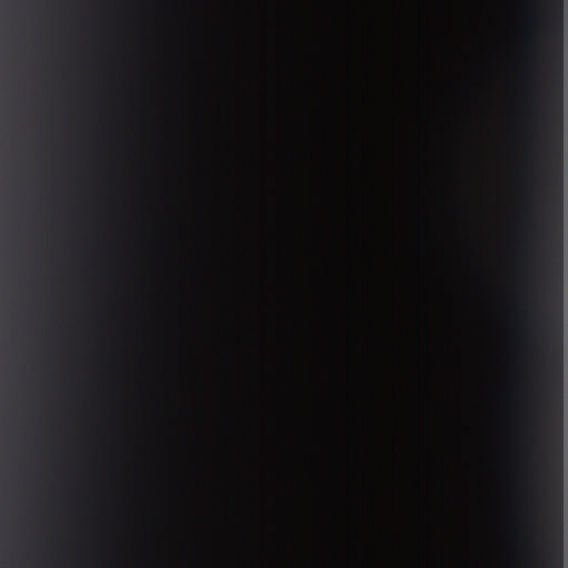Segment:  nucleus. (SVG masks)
I'll return each instance as SVG.
<instances>
[{"mask_svg": "<svg viewBox=\"0 0 568 568\" xmlns=\"http://www.w3.org/2000/svg\"><path fill=\"white\" fill-rule=\"evenodd\" d=\"M548 27L551 29H555L559 41H561V34H562V10H561V0H558L557 8H556V17L554 20H551L548 23Z\"/></svg>", "mask_w": 568, "mask_h": 568, "instance_id": "7ed1b4c3", "label": "nucleus"}, {"mask_svg": "<svg viewBox=\"0 0 568 568\" xmlns=\"http://www.w3.org/2000/svg\"><path fill=\"white\" fill-rule=\"evenodd\" d=\"M558 205L559 206L561 205V199L560 197L558 199Z\"/></svg>", "mask_w": 568, "mask_h": 568, "instance_id": "423d86ee", "label": "nucleus"}, {"mask_svg": "<svg viewBox=\"0 0 568 568\" xmlns=\"http://www.w3.org/2000/svg\"><path fill=\"white\" fill-rule=\"evenodd\" d=\"M558 185H559V189L561 187V175L560 173L558 174Z\"/></svg>", "mask_w": 568, "mask_h": 568, "instance_id": "39448f33", "label": "nucleus"}, {"mask_svg": "<svg viewBox=\"0 0 568 568\" xmlns=\"http://www.w3.org/2000/svg\"><path fill=\"white\" fill-rule=\"evenodd\" d=\"M556 80L558 91V156L561 160V85H562V73L561 63L559 62L557 71L552 74Z\"/></svg>", "mask_w": 568, "mask_h": 568, "instance_id": "f03ea898", "label": "nucleus"}, {"mask_svg": "<svg viewBox=\"0 0 568 568\" xmlns=\"http://www.w3.org/2000/svg\"><path fill=\"white\" fill-rule=\"evenodd\" d=\"M558 276H559V277L561 276V273H560V272L558 273Z\"/></svg>", "mask_w": 568, "mask_h": 568, "instance_id": "0eeeda50", "label": "nucleus"}, {"mask_svg": "<svg viewBox=\"0 0 568 568\" xmlns=\"http://www.w3.org/2000/svg\"><path fill=\"white\" fill-rule=\"evenodd\" d=\"M559 453L561 452V443L559 442ZM557 496L559 499V516L561 515V456L559 455V467H558V474H557Z\"/></svg>", "mask_w": 568, "mask_h": 568, "instance_id": "20e7f679", "label": "nucleus"}, {"mask_svg": "<svg viewBox=\"0 0 568 568\" xmlns=\"http://www.w3.org/2000/svg\"><path fill=\"white\" fill-rule=\"evenodd\" d=\"M545 325H546V334H547V345L550 346L552 339L557 341V354L555 356L557 367H558V389L559 395L561 394V334H562V324H561V312L559 311L557 315H554L550 312H546L544 315Z\"/></svg>", "mask_w": 568, "mask_h": 568, "instance_id": "f257e3e1", "label": "nucleus"}]
</instances>
